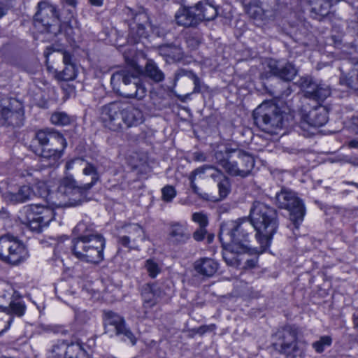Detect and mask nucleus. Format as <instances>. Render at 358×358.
<instances>
[{"label": "nucleus", "mask_w": 358, "mask_h": 358, "mask_svg": "<svg viewBox=\"0 0 358 358\" xmlns=\"http://www.w3.org/2000/svg\"><path fill=\"white\" fill-rule=\"evenodd\" d=\"M141 295L143 307L151 308L158 303L159 298L162 296V290L156 284H146L143 287Z\"/></svg>", "instance_id": "29"}, {"label": "nucleus", "mask_w": 358, "mask_h": 358, "mask_svg": "<svg viewBox=\"0 0 358 358\" xmlns=\"http://www.w3.org/2000/svg\"><path fill=\"white\" fill-rule=\"evenodd\" d=\"M254 231L252 224L246 218L231 220L222 224L219 238L223 245L230 247L233 252H249L251 249L249 242Z\"/></svg>", "instance_id": "3"}, {"label": "nucleus", "mask_w": 358, "mask_h": 358, "mask_svg": "<svg viewBox=\"0 0 358 358\" xmlns=\"http://www.w3.org/2000/svg\"><path fill=\"white\" fill-rule=\"evenodd\" d=\"M276 203L280 208L289 212V219L296 228L303 220L306 209L302 201L290 190L282 189L275 196Z\"/></svg>", "instance_id": "12"}, {"label": "nucleus", "mask_w": 358, "mask_h": 358, "mask_svg": "<svg viewBox=\"0 0 358 358\" xmlns=\"http://www.w3.org/2000/svg\"><path fill=\"white\" fill-rule=\"evenodd\" d=\"M302 336L301 329L294 324L280 327L271 334V347L273 352L283 358H296L302 356L299 343Z\"/></svg>", "instance_id": "5"}, {"label": "nucleus", "mask_w": 358, "mask_h": 358, "mask_svg": "<svg viewBox=\"0 0 358 358\" xmlns=\"http://www.w3.org/2000/svg\"><path fill=\"white\" fill-rule=\"evenodd\" d=\"M193 267L199 275L210 278L218 270L219 264L213 259L201 257L194 262Z\"/></svg>", "instance_id": "27"}, {"label": "nucleus", "mask_w": 358, "mask_h": 358, "mask_svg": "<svg viewBox=\"0 0 358 358\" xmlns=\"http://www.w3.org/2000/svg\"><path fill=\"white\" fill-rule=\"evenodd\" d=\"M186 42L189 46L196 48L201 43V38L199 36H189L187 38Z\"/></svg>", "instance_id": "56"}, {"label": "nucleus", "mask_w": 358, "mask_h": 358, "mask_svg": "<svg viewBox=\"0 0 358 358\" xmlns=\"http://www.w3.org/2000/svg\"><path fill=\"white\" fill-rule=\"evenodd\" d=\"M20 176L26 178L27 182L32 185L43 177L41 171L33 167H28L22 170Z\"/></svg>", "instance_id": "36"}, {"label": "nucleus", "mask_w": 358, "mask_h": 358, "mask_svg": "<svg viewBox=\"0 0 358 358\" xmlns=\"http://www.w3.org/2000/svg\"><path fill=\"white\" fill-rule=\"evenodd\" d=\"M195 179L196 178L194 177V176H191L189 175V180L190 181V187L193 191L194 193L196 194H199V187L196 186V185L195 184Z\"/></svg>", "instance_id": "60"}, {"label": "nucleus", "mask_w": 358, "mask_h": 358, "mask_svg": "<svg viewBox=\"0 0 358 358\" xmlns=\"http://www.w3.org/2000/svg\"><path fill=\"white\" fill-rule=\"evenodd\" d=\"M101 120L103 126L113 131L123 130L122 102L113 101L101 108Z\"/></svg>", "instance_id": "15"}, {"label": "nucleus", "mask_w": 358, "mask_h": 358, "mask_svg": "<svg viewBox=\"0 0 358 358\" xmlns=\"http://www.w3.org/2000/svg\"><path fill=\"white\" fill-rule=\"evenodd\" d=\"M350 148H358V139H353L348 143Z\"/></svg>", "instance_id": "62"}, {"label": "nucleus", "mask_w": 358, "mask_h": 358, "mask_svg": "<svg viewBox=\"0 0 358 358\" xmlns=\"http://www.w3.org/2000/svg\"><path fill=\"white\" fill-rule=\"evenodd\" d=\"M332 343V338L330 336H323L318 341L313 343L312 346L317 353L324 351L326 347H329Z\"/></svg>", "instance_id": "42"}, {"label": "nucleus", "mask_w": 358, "mask_h": 358, "mask_svg": "<svg viewBox=\"0 0 358 358\" xmlns=\"http://www.w3.org/2000/svg\"><path fill=\"white\" fill-rule=\"evenodd\" d=\"M63 62L65 64V66L69 64H73L72 62V55L70 52L67 51H63Z\"/></svg>", "instance_id": "59"}, {"label": "nucleus", "mask_w": 358, "mask_h": 358, "mask_svg": "<svg viewBox=\"0 0 358 358\" xmlns=\"http://www.w3.org/2000/svg\"><path fill=\"white\" fill-rule=\"evenodd\" d=\"M217 187L220 199H222L227 197L231 190L230 180L228 176H224V178L217 182Z\"/></svg>", "instance_id": "43"}, {"label": "nucleus", "mask_w": 358, "mask_h": 358, "mask_svg": "<svg viewBox=\"0 0 358 358\" xmlns=\"http://www.w3.org/2000/svg\"><path fill=\"white\" fill-rule=\"evenodd\" d=\"M55 217L51 208L43 205H31L24 208L22 223L31 231L39 233Z\"/></svg>", "instance_id": "10"}, {"label": "nucleus", "mask_w": 358, "mask_h": 358, "mask_svg": "<svg viewBox=\"0 0 358 358\" xmlns=\"http://www.w3.org/2000/svg\"><path fill=\"white\" fill-rule=\"evenodd\" d=\"M249 220L257 231L256 238L259 243L264 247L268 246L278 227L277 211L264 203L255 201Z\"/></svg>", "instance_id": "4"}, {"label": "nucleus", "mask_w": 358, "mask_h": 358, "mask_svg": "<svg viewBox=\"0 0 358 358\" xmlns=\"http://www.w3.org/2000/svg\"><path fill=\"white\" fill-rule=\"evenodd\" d=\"M193 75H194V72L190 70H187L185 69H179L175 73L174 85H176V82L182 77H187L188 78L191 79V78L193 76Z\"/></svg>", "instance_id": "50"}, {"label": "nucleus", "mask_w": 358, "mask_h": 358, "mask_svg": "<svg viewBox=\"0 0 358 358\" xmlns=\"http://www.w3.org/2000/svg\"><path fill=\"white\" fill-rule=\"evenodd\" d=\"M236 1L241 3V5L244 8V10L251 16L252 15V13L251 12L252 9V5L254 6L253 0H236Z\"/></svg>", "instance_id": "54"}, {"label": "nucleus", "mask_w": 358, "mask_h": 358, "mask_svg": "<svg viewBox=\"0 0 358 358\" xmlns=\"http://www.w3.org/2000/svg\"><path fill=\"white\" fill-rule=\"evenodd\" d=\"M190 234L187 231V229L185 225L179 222L171 224L169 238L173 244H184L190 239Z\"/></svg>", "instance_id": "32"}, {"label": "nucleus", "mask_w": 358, "mask_h": 358, "mask_svg": "<svg viewBox=\"0 0 358 358\" xmlns=\"http://www.w3.org/2000/svg\"><path fill=\"white\" fill-rule=\"evenodd\" d=\"M124 12L128 17L127 20H132V22H135L136 21H149V17L144 11L137 12L129 7H126L124 9Z\"/></svg>", "instance_id": "39"}, {"label": "nucleus", "mask_w": 358, "mask_h": 358, "mask_svg": "<svg viewBox=\"0 0 358 358\" xmlns=\"http://www.w3.org/2000/svg\"><path fill=\"white\" fill-rule=\"evenodd\" d=\"M67 143H54L43 147H36L34 152L41 158V163L45 167L57 166Z\"/></svg>", "instance_id": "19"}, {"label": "nucleus", "mask_w": 358, "mask_h": 358, "mask_svg": "<svg viewBox=\"0 0 358 358\" xmlns=\"http://www.w3.org/2000/svg\"><path fill=\"white\" fill-rule=\"evenodd\" d=\"M120 81L123 83V90L125 91L124 96L142 100L146 96V87L140 78L129 71L122 70L113 74L112 84Z\"/></svg>", "instance_id": "13"}, {"label": "nucleus", "mask_w": 358, "mask_h": 358, "mask_svg": "<svg viewBox=\"0 0 358 358\" xmlns=\"http://www.w3.org/2000/svg\"><path fill=\"white\" fill-rule=\"evenodd\" d=\"M66 344L64 342L55 344L49 352L48 358H67Z\"/></svg>", "instance_id": "41"}, {"label": "nucleus", "mask_w": 358, "mask_h": 358, "mask_svg": "<svg viewBox=\"0 0 358 358\" xmlns=\"http://www.w3.org/2000/svg\"><path fill=\"white\" fill-rule=\"evenodd\" d=\"M352 320L355 327H358V312H356L352 315Z\"/></svg>", "instance_id": "63"}, {"label": "nucleus", "mask_w": 358, "mask_h": 358, "mask_svg": "<svg viewBox=\"0 0 358 358\" xmlns=\"http://www.w3.org/2000/svg\"><path fill=\"white\" fill-rule=\"evenodd\" d=\"M191 80H193L194 85L192 93H200L201 92L202 83L199 78L194 73L193 76L191 78Z\"/></svg>", "instance_id": "53"}, {"label": "nucleus", "mask_w": 358, "mask_h": 358, "mask_svg": "<svg viewBox=\"0 0 358 358\" xmlns=\"http://www.w3.org/2000/svg\"><path fill=\"white\" fill-rule=\"evenodd\" d=\"M162 199L166 202H171L176 196V191L174 187L166 185L162 189Z\"/></svg>", "instance_id": "47"}, {"label": "nucleus", "mask_w": 358, "mask_h": 358, "mask_svg": "<svg viewBox=\"0 0 358 358\" xmlns=\"http://www.w3.org/2000/svg\"><path fill=\"white\" fill-rule=\"evenodd\" d=\"M210 166V165H203L201 167L196 168L190 173V175L194 176V178H196V176L198 175L206 173L208 175V173L209 172Z\"/></svg>", "instance_id": "55"}, {"label": "nucleus", "mask_w": 358, "mask_h": 358, "mask_svg": "<svg viewBox=\"0 0 358 358\" xmlns=\"http://www.w3.org/2000/svg\"><path fill=\"white\" fill-rule=\"evenodd\" d=\"M206 233V227H199L193 233V238L196 241H201L204 239Z\"/></svg>", "instance_id": "52"}, {"label": "nucleus", "mask_w": 358, "mask_h": 358, "mask_svg": "<svg viewBox=\"0 0 358 358\" xmlns=\"http://www.w3.org/2000/svg\"><path fill=\"white\" fill-rule=\"evenodd\" d=\"M215 324H210V325H203L197 328L194 330V331L196 334H199L200 335H203L207 331H212L214 329H215Z\"/></svg>", "instance_id": "57"}, {"label": "nucleus", "mask_w": 358, "mask_h": 358, "mask_svg": "<svg viewBox=\"0 0 358 358\" xmlns=\"http://www.w3.org/2000/svg\"><path fill=\"white\" fill-rule=\"evenodd\" d=\"M33 187L35 189H34L35 192V196L46 199L50 196L43 177L39 180V181H37L34 185H33Z\"/></svg>", "instance_id": "44"}, {"label": "nucleus", "mask_w": 358, "mask_h": 358, "mask_svg": "<svg viewBox=\"0 0 358 358\" xmlns=\"http://www.w3.org/2000/svg\"><path fill=\"white\" fill-rule=\"evenodd\" d=\"M60 248H61V245L59 244H57V245L53 248L54 257L52 258V260L53 262H55L59 259L58 252L59 251Z\"/></svg>", "instance_id": "61"}, {"label": "nucleus", "mask_w": 358, "mask_h": 358, "mask_svg": "<svg viewBox=\"0 0 358 358\" xmlns=\"http://www.w3.org/2000/svg\"><path fill=\"white\" fill-rule=\"evenodd\" d=\"M34 196L35 192L29 185L21 186L17 192H7L4 194L5 199L12 203L26 202Z\"/></svg>", "instance_id": "31"}, {"label": "nucleus", "mask_w": 358, "mask_h": 358, "mask_svg": "<svg viewBox=\"0 0 358 358\" xmlns=\"http://www.w3.org/2000/svg\"><path fill=\"white\" fill-rule=\"evenodd\" d=\"M145 239V231L138 224L124 225L117 236V243L129 249H138V243Z\"/></svg>", "instance_id": "18"}, {"label": "nucleus", "mask_w": 358, "mask_h": 358, "mask_svg": "<svg viewBox=\"0 0 358 358\" xmlns=\"http://www.w3.org/2000/svg\"><path fill=\"white\" fill-rule=\"evenodd\" d=\"M148 22L136 21L129 24V32L128 39L131 43H137L142 38H147L148 36L145 29Z\"/></svg>", "instance_id": "33"}, {"label": "nucleus", "mask_w": 358, "mask_h": 358, "mask_svg": "<svg viewBox=\"0 0 358 358\" xmlns=\"http://www.w3.org/2000/svg\"><path fill=\"white\" fill-rule=\"evenodd\" d=\"M50 121L55 125L66 126L71 123V117L64 112L57 111L52 114Z\"/></svg>", "instance_id": "40"}, {"label": "nucleus", "mask_w": 358, "mask_h": 358, "mask_svg": "<svg viewBox=\"0 0 358 358\" xmlns=\"http://www.w3.org/2000/svg\"><path fill=\"white\" fill-rule=\"evenodd\" d=\"M254 6L261 8L265 18L275 19L280 11L279 0H253Z\"/></svg>", "instance_id": "30"}, {"label": "nucleus", "mask_w": 358, "mask_h": 358, "mask_svg": "<svg viewBox=\"0 0 358 358\" xmlns=\"http://www.w3.org/2000/svg\"><path fill=\"white\" fill-rule=\"evenodd\" d=\"M214 157L216 163L233 177L246 178L255 166V159L250 153L229 145L215 151Z\"/></svg>", "instance_id": "2"}, {"label": "nucleus", "mask_w": 358, "mask_h": 358, "mask_svg": "<svg viewBox=\"0 0 358 358\" xmlns=\"http://www.w3.org/2000/svg\"><path fill=\"white\" fill-rule=\"evenodd\" d=\"M123 129L136 127L144 120L143 112L133 106H128L122 103Z\"/></svg>", "instance_id": "25"}, {"label": "nucleus", "mask_w": 358, "mask_h": 358, "mask_svg": "<svg viewBox=\"0 0 358 358\" xmlns=\"http://www.w3.org/2000/svg\"><path fill=\"white\" fill-rule=\"evenodd\" d=\"M28 257V252L23 244L17 237L10 234L0 237V260L16 265L23 262Z\"/></svg>", "instance_id": "9"}, {"label": "nucleus", "mask_w": 358, "mask_h": 358, "mask_svg": "<svg viewBox=\"0 0 358 358\" xmlns=\"http://www.w3.org/2000/svg\"><path fill=\"white\" fill-rule=\"evenodd\" d=\"M26 310V306L21 301H11L8 307L2 306V312L10 315H16L22 317L24 315Z\"/></svg>", "instance_id": "37"}, {"label": "nucleus", "mask_w": 358, "mask_h": 358, "mask_svg": "<svg viewBox=\"0 0 358 358\" xmlns=\"http://www.w3.org/2000/svg\"><path fill=\"white\" fill-rule=\"evenodd\" d=\"M88 190L85 185H78L75 179L71 176H66L58 187V192L69 196V203L71 206H77L87 201Z\"/></svg>", "instance_id": "16"}, {"label": "nucleus", "mask_w": 358, "mask_h": 358, "mask_svg": "<svg viewBox=\"0 0 358 358\" xmlns=\"http://www.w3.org/2000/svg\"><path fill=\"white\" fill-rule=\"evenodd\" d=\"M79 233L77 238L72 240L71 250L75 257L80 261L92 264H99L103 259V250L106 240L103 236L88 227L85 223L80 222L75 227Z\"/></svg>", "instance_id": "1"}, {"label": "nucleus", "mask_w": 358, "mask_h": 358, "mask_svg": "<svg viewBox=\"0 0 358 358\" xmlns=\"http://www.w3.org/2000/svg\"><path fill=\"white\" fill-rule=\"evenodd\" d=\"M57 80L63 81L73 80L76 78V71L74 64H69L56 76Z\"/></svg>", "instance_id": "38"}, {"label": "nucleus", "mask_w": 358, "mask_h": 358, "mask_svg": "<svg viewBox=\"0 0 358 358\" xmlns=\"http://www.w3.org/2000/svg\"><path fill=\"white\" fill-rule=\"evenodd\" d=\"M192 220L199 224V227H206L208 225L207 216L201 213H194L192 215Z\"/></svg>", "instance_id": "49"}, {"label": "nucleus", "mask_w": 358, "mask_h": 358, "mask_svg": "<svg viewBox=\"0 0 358 358\" xmlns=\"http://www.w3.org/2000/svg\"><path fill=\"white\" fill-rule=\"evenodd\" d=\"M66 140L63 135L53 129L40 130L35 134L34 141L38 145L36 147H43L54 143H63Z\"/></svg>", "instance_id": "28"}, {"label": "nucleus", "mask_w": 358, "mask_h": 358, "mask_svg": "<svg viewBox=\"0 0 358 358\" xmlns=\"http://www.w3.org/2000/svg\"><path fill=\"white\" fill-rule=\"evenodd\" d=\"M352 124L358 133V117H353L352 118Z\"/></svg>", "instance_id": "64"}, {"label": "nucleus", "mask_w": 358, "mask_h": 358, "mask_svg": "<svg viewBox=\"0 0 358 358\" xmlns=\"http://www.w3.org/2000/svg\"><path fill=\"white\" fill-rule=\"evenodd\" d=\"M192 159L196 162H206V156L203 152H195L193 153Z\"/></svg>", "instance_id": "58"}, {"label": "nucleus", "mask_w": 358, "mask_h": 358, "mask_svg": "<svg viewBox=\"0 0 358 358\" xmlns=\"http://www.w3.org/2000/svg\"><path fill=\"white\" fill-rule=\"evenodd\" d=\"M145 267L149 275L152 278H155L161 272V268L158 264L152 259L146 260Z\"/></svg>", "instance_id": "46"}, {"label": "nucleus", "mask_w": 358, "mask_h": 358, "mask_svg": "<svg viewBox=\"0 0 358 358\" xmlns=\"http://www.w3.org/2000/svg\"><path fill=\"white\" fill-rule=\"evenodd\" d=\"M268 73L275 77L289 83L294 80L298 73V69L290 62L271 59L267 64Z\"/></svg>", "instance_id": "21"}, {"label": "nucleus", "mask_w": 358, "mask_h": 358, "mask_svg": "<svg viewBox=\"0 0 358 358\" xmlns=\"http://www.w3.org/2000/svg\"><path fill=\"white\" fill-rule=\"evenodd\" d=\"M302 110V117L310 126L320 127L328 122L329 112L324 106L318 104L310 110H308L307 108L303 106Z\"/></svg>", "instance_id": "22"}, {"label": "nucleus", "mask_w": 358, "mask_h": 358, "mask_svg": "<svg viewBox=\"0 0 358 358\" xmlns=\"http://www.w3.org/2000/svg\"><path fill=\"white\" fill-rule=\"evenodd\" d=\"M208 176L215 182H217L219 180H222V178H224V176L226 175L222 171L220 170L215 166L210 165Z\"/></svg>", "instance_id": "48"}, {"label": "nucleus", "mask_w": 358, "mask_h": 358, "mask_svg": "<svg viewBox=\"0 0 358 358\" xmlns=\"http://www.w3.org/2000/svg\"><path fill=\"white\" fill-rule=\"evenodd\" d=\"M34 25L45 31L57 36L61 31L59 14L55 6L42 1L38 3L37 12L34 17Z\"/></svg>", "instance_id": "8"}, {"label": "nucleus", "mask_w": 358, "mask_h": 358, "mask_svg": "<svg viewBox=\"0 0 358 358\" xmlns=\"http://www.w3.org/2000/svg\"><path fill=\"white\" fill-rule=\"evenodd\" d=\"M284 113L275 103L263 102L253 111L255 124L263 131L274 134L283 126Z\"/></svg>", "instance_id": "6"}, {"label": "nucleus", "mask_w": 358, "mask_h": 358, "mask_svg": "<svg viewBox=\"0 0 358 358\" xmlns=\"http://www.w3.org/2000/svg\"><path fill=\"white\" fill-rule=\"evenodd\" d=\"M292 90L289 85H285L283 87H275L269 92L271 95L278 99H282L290 95Z\"/></svg>", "instance_id": "45"}, {"label": "nucleus", "mask_w": 358, "mask_h": 358, "mask_svg": "<svg viewBox=\"0 0 358 358\" xmlns=\"http://www.w3.org/2000/svg\"><path fill=\"white\" fill-rule=\"evenodd\" d=\"M340 71L339 84L358 92V60L344 59L338 67Z\"/></svg>", "instance_id": "20"}, {"label": "nucleus", "mask_w": 358, "mask_h": 358, "mask_svg": "<svg viewBox=\"0 0 358 358\" xmlns=\"http://www.w3.org/2000/svg\"><path fill=\"white\" fill-rule=\"evenodd\" d=\"M76 166H83V173L86 176H92L91 182L84 185L85 189H87L89 191L99 180V176L97 172L96 168L94 165L87 163L82 158L73 159V160L69 161L66 164V168L68 170L73 169Z\"/></svg>", "instance_id": "26"}, {"label": "nucleus", "mask_w": 358, "mask_h": 358, "mask_svg": "<svg viewBox=\"0 0 358 358\" xmlns=\"http://www.w3.org/2000/svg\"><path fill=\"white\" fill-rule=\"evenodd\" d=\"M103 315L105 333L113 331L116 336H122V340L128 339L132 345L136 344V338L131 329L127 327L123 317L111 310L104 311Z\"/></svg>", "instance_id": "14"}, {"label": "nucleus", "mask_w": 358, "mask_h": 358, "mask_svg": "<svg viewBox=\"0 0 358 358\" xmlns=\"http://www.w3.org/2000/svg\"><path fill=\"white\" fill-rule=\"evenodd\" d=\"M67 358H88L87 352L80 343L66 344Z\"/></svg>", "instance_id": "35"}, {"label": "nucleus", "mask_w": 358, "mask_h": 358, "mask_svg": "<svg viewBox=\"0 0 358 358\" xmlns=\"http://www.w3.org/2000/svg\"><path fill=\"white\" fill-rule=\"evenodd\" d=\"M310 6V16L319 22L324 21L331 14L330 10L332 3L329 0H306Z\"/></svg>", "instance_id": "24"}, {"label": "nucleus", "mask_w": 358, "mask_h": 358, "mask_svg": "<svg viewBox=\"0 0 358 358\" xmlns=\"http://www.w3.org/2000/svg\"><path fill=\"white\" fill-rule=\"evenodd\" d=\"M158 54L162 56L167 63L180 61L183 57V50L178 40L172 43H165L157 48Z\"/></svg>", "instance_id": "23"}, {"label": "nucleus", "mask_w": 358, "mask_h": 358, "mask_svg": "<svg viewBox=\"0 0 358 358\" xmlns=\"http://www.w3.org/2000/svg\"><path fill=\"white\" fill-rule=\"evenodd\" d=\"M144 75L157 83L162 82L165 78V74L152 59L146 62Z\"/></svg>", "instance_id": "34"}, {"label": "nucleus", "mask_w": 358, "mask_h": 358, "mask_svg": "<svg viewBox=\"0 0 358 358\" xmlns=\"http://www.w3.org/2000/svg\"><path fill=\"white\" fill-rule=\"evenodd\" d=\"M201 6L195 3L179 9L175 15L176 23L185 27H196L203 21H211L217 17L218 12L215 5H207L200 10Z\"/></svg>", "instance_id": "7"}, {"label": "nucleus", "mask_w": 358, "mask_h": 358, "mask_svg": "<svg viewBox=\"0 0 358 358\" xmlns=\"http://www.w3.org/2000/svg\"><path fill=\"white\" fill-rule=\"evenodd\" d=\"M296 84L305 92L307 98L318 103L325 100L331 94L328 86L317 83L310 76L301 77Z\"/></svg>", "instance_id": "17"}, {"label": "nucleus", "mask_w": 358, "mask_h": 358, "mask_svg": "<svg viewBox=\"0 0 358 358\" xmlns=\"http://www.w3.org/2000/svg\"><path fill=\"white\" fill-rule=\"evenodd\" d=\"M183 1V3L187 5V6H190V4H194L195 5V3H201V6L200 7L199 9L200 10H203V8L204 6H206L207 5H213V3L210 1V0H182Z\"/></svg>", "instance_id": "51"}, {"label": "nucleus", "mask_w": 358, "mask_h": 358, "mask_svg": "<svg viewBox=\"0 0 358 358\" xmlns=\"http://www.w3.org/2000/svg\"><path fill=\"white\" fill-rule=\"evenodd\" d=\"M24 120L22 103L15 98L6 97L0 100V124L20 127Z\"/></svg>", "instance_id": "11"}]
</instances>
